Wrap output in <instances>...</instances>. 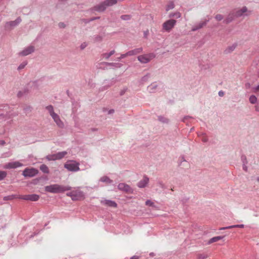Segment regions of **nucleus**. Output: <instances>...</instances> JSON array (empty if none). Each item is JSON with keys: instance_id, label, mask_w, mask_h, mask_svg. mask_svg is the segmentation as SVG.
<instances>
[{"instance_id": "1", "label": "nucleus", "mask_w": 259, "mask_h": 259, "mask_svg": "<svg viewBox=\"0 0 259 259\" xmlns=\"http://www.w3.org/2000/svg\"><path fill=\"white\" fill-rule=\"evenodd\" d=\"M71 189V187L69 186H65L58 184H52L45 187L46 192L52 193H62L66 191L70 190Z\"/></svg>"}, {"instance_id": "2", "label": "nucleus", "mask_w": 259, "mask_h": 259, "mask_svg": "<svg viewBox=\"0 0 259 259\" xmlns=\"http://www.w3.org/2000/svg\"><path fill=\"white\" fill-rule=\"evenodd\" d=\"M117 3V0H105L103 2L95 6L93 10L99 12H104L107 7L112 6Z\"/></svg>"}, {"instance_id": "3", "label": "nucleus", "mask_w": 259, "mask_h": 259, "mask_svg": "<svg viewBox=\"0 0 259 259\" xmlns=\"http://www.w3.org/2000/svg\"><path fill=\"white\" fill-rule=\"evenodd\" d=\"M64 167L68 171L76 172L80 170L79 163L75 160H68L64 164Z\"/></svg>"}, {"instance_id": "4", "label": "nucleus", "mask_w": 259, "mask_h": 259, "mask_svg": "<svg viewBox=\"0 0 259 259\" xmlns=\"http://www.w3.org/2000/svg\"><path fill=\"white\" fill-rule=\"evenodd\" d=\"M234 11L237 18L247 17L251 14V11L248 10L246 6L236 8L234 9Z\"/></svg>"}, {"instance_id": "5", "label": "nucleus", "mask_w": 259, "mask_h": 259, "mask_svg": "<svg viewBox=\"0 0 259 259\" xmlns=\"http://www.w3.org/2000/svg\"><path fill=\"white\" fill-rule=\"evenodd\" d=\"M67 196L71 198L73 200H78L84 198V193L79 189L74 190L66 194Z\"/></svg>"}, {"instance_id": "6", "label": "nucleus", "mask_w": 259, "mask_h": 259, "mask_svg": "<svg viewBox=\"0 0 259 259\" xmlns=\"http://www.w3.org/2000/svg\"><path fill=\"white\" fill-rule=\"evenodd\" d=\"M5 109L4 110L7 111V113L6 114L2 113L0 114V120L1 121H5L7 119L12 118L14 116H16L18 115L17 113H11L10 111H7V109L9 108V107L8 105H5L4 106Z\"/></svg>"}, {"instance_id": "7", "label": "nucleus", "mask_w": 259, "mask_h": 259, "mask_svg": "<svg viewBox=\"0 0 259 259\" xmlns=\"http://www.w3.org/2000/svg\"><path fill=\"white\" fill-rule=\"evenodd\" d=\"M155 57V54L150 53L139 56L138 57V60L141 63L146 64L150 62L152 59L154 58Z\"/></svg>"}, {"instance_id": "8", "label": "nucleus", "mask_w": 259, "mask_h": 259, "mask_svg": "<svg viewBox=\"0 0 259 259\" xmlns=\"http://www.w3.org/2000/svg\"><path fill=\"white\" fill-rule=\"evenodd\" d=\"M176 20L174 19H169L166 21L162 24V29L166 32H169L176 25Z\"/></svg>"}, {"instance_id": "9", "label": "nucleus", "mask_w": 259, "mask_h": 259, "mask_svg": "<svg viewBox=\"0 0 259 259\" xmlns=\"http://www.w3.org/2000/svg\"><path fill=\"white\" fill-rule=\"evenodd\" d=\"M18 198L22 199V200H24L36 201L39 199V196L38 195L35 194L24 195H19L18 196Z\"/></svg>"}, {"instance_id": "10", "label": "nucleus", "mask_w": 259, "mask_h": 259, "mask_svg": "<svg viewBox=\"0 0 259 259\" xmlns=\"http://www.w3.org/2000/svg\"><path fill=\"white\" fill-rule=\"evenodd\" d=\"M21 22V19L20 17L17 18L14 21H11L6 23L5 27L7 30H11L17 26Z\"/></svg>"}, {"instance_id": "11", "label": "nucleus", "mask_w": 259, "mask_h": 259, "mask_svg": "<svg viewBox=\"0 0 259 259\" xmlns=\"http://www.w3.org/2000/svg\"><path fill=\"white\" fill-rule=\"evenodd\" d=\"M23 165L19 161H11L6 163L3 167L5 169H13L22 166Z\"/></svg>"}, {"instance_id": "12", "label": "nucleus", "mask_w": 259, "mask_h": 259, "mask_svg": "<svg viewBox=\"0 0 259 259\" xmlns=\"http://www.w3.org/2000/svg\"><path fill=\"white\" fill-rule=\"evenodd\" d=\"M38 173V170L34 168H25L23 171V175L25 177H33L37 175Z\"/></svg>"}, {"instance_id": "13", "label": "nucleus", "mask_w": 259, "mask_h": 259, "mask_svg": "<svg viewBox=\"0 0 259 259\" xmlns=\"http://www.w3.org/2000/svg\"><path fill=\"white\" fill-rule=\"evenodd\" d=\"M34 47L30 45L25 48L23 50L19 52L18 55L20 56H26L34 52Z\"/></svg>"}, {"instance_id": "14", "label": "nucleus", "mask_w": 259, "mask_h": 259, "mask_svg": "<svg viewBox=\"0 0 259 259\" xmlns=\"http://www.w3.org/2000/svg\"><path fill=\"white\" fill-rule=\"evenodd\" d=\"M208 22V20L205 19L204 20L201 21L194 24L192 26L191 30L192 31H196L199 29H201L202 28H203L204 26H205L206 25V24Z\"/></svg>"}, {"instance_id": "15", "label": "nucleus", "mask_w": 259, "mask_h": 259, "mask_svg": "<svg viewBox=\"0 0 259 259\" xmlns=\"http://www.w3.org/2000/svg\"><path fill=\"white\" fill-rule=\"evenodd\" d=\"M52 118L53 119L54 122L56 123V124L59 127L61 128H64V124L57 114H56L55 115H54V116H52Z\"/></svg>"}, {"instance_id": "16", "label": "nucleus", "mask_w": 259, "mask_h": 259, "mask_svg": "<svg viewBox=\"0 0 259 259\" xmlns=\"http://www.w3.org/2000/svg\"><path fill=\"white\" fill-rule=\"evenodd\" d=\"M236 18L237 17L236 16V14L234 10L228 15L224 20V22L226 24L230 23Z\"/></svg>"}, {"instance_id": "17", "label": "nucleus", "mask_w": 259, "mask_h": 259, "mask_svg": "<svg viewBox=\"0 0 259 259\" xmlns=\"http://www.w3.org/2000/svg\"><path fill=\"white\" fill-rule=\"evenodd\" d=\"M101 203L105 205L106 206H110L112 207H116L117 204L115 201L107 200V199H102L101 200Z\"/></svg>"}, {"instance_id": "18", "label": "nucleus", "mask_w": 259, "mask_h": 259, "mask_svg": "<svg viewBox=\"0 0 259 259\" xmlns=\"http://www.w3.org/2000/svg\"><path fill=\"white\" fill-rule=\"evenodd\" d=\"M149 182V178L147 176H144L142 180L139 182L137 184L138 187L140 188H145Z\"/></svg>"}, {"instance_id": "19", "label": "nucleus", "mask_w": 259, "mask_h": 259, "mask_svg": "<svg viewBox=\"0 0 259 259\" xmlns=\"http://www.w3.org/2000/svg\"><path fill=\"white\" fill-rule=\"evenodd\" d=\"M179 165L185 168H188L190 166L189 162L187 161L184 156L179 158Z\"/></svg>"}, {"instance_id": "20", "label": "nucleus", "mask_w": 259, "mask_h": 259, "mask_svg": "<svg viewBox=\"0 0 259 259\" xmlns=\"http://www.w3.org/2000/svg\"><path fill=\"white\" fill-rule=\"evenodd\" d=\"M117 188L119 190L125 191V192H130L131 190V187L127 184L125 183H120L118 184Z\"/></svg>"}, {"instance_id": "21", "label": "nucleus", "mask_w": 259, "mask_h": 259, "mask_svg": "<svg viewBox=\"0 0 259 259\" xmlns=\"http://www.w3.org/2000/svg\"><path fill=\"white\" fill-rule=\"evenodd\" d=\"M102 64L108 66H110L111 68H120L122 66V64L119 63H108V62H103Z\"/></svg>"}, {"instance_id": "22", "label": "nucleus", "mask_w": 259, "mask_h": 259, "mask_svg": "<svg viewBox=\"0 0 259 259\" xmlns=\"http://www.w3.org/2000/svg\"><path fill=\"white\" fill-rule=\"evenodd\" d=\"M143 51L142 48H139L135 49L133 50L127 52V54L129 56H133L142 53Z\"/></svg>"}, {"instance_id": "23", "label": "nucleus", "mask_w": 259, "mask_h": 259, "mask_svg": "<svg viewBox=\"0 0 259 259\" xmlns=\"http://www.w3.org/2000/svg\"><path fill=\"white\" fill-rule=\"evenodd\" d=\"M157 87V83L153 82L148 87V90L150 93H154L156 92Z\"/></svg>"}, {"instance_id": "24", "label": "nucleus", "mask_w": 259, "mask_h": 259, "mask_svg": "<svg viewBox=\"0 0 259 259\" xmlns=\"http://www.w3.org/2000/svg\"><path fill=\"white\" fill-rule=\"evenodd\" d=\"M100 182L105 183L107 184H111L113 182V181L111 180L108 177L104 176L102 177L99 180Z\"/></svg>"}, {"instance_id": "25", "label": "nucleus", "mask_w": 259, "mask_h": 259, "mask_svg": "<svg viewBox=\"0 0 259 259\" xmlns=\"http://www.w3.org/2000/svg\"><path fill=\"white\" fill-rule=\"evenodd\" d=\"M236 47V45L233 44L230 46L228 47L225 50L226 54H229L233 51Z\"/></svg>"}, {"instance_id": "26", "label": "nucleus", "mask_w": 259, "mask_h": 259, "mask_svg": "<svg viewBox=\"0 0 259 259\" xmlns=\"http://www.w3.org/2000/svg\"><path fill=\"white\" fill-rule=\"evenodd\" d=\"M224 236H216L211 238L208 242V244H211L213 242H217L224 238Z\"/></svg>"}, {"instance_id": "27", "label": "nucleus", "mask_w": 259, "mask_h": 259, "mask_svg": "<svg viewBox=\"0 0 259 259\" xmlns=\"http://www.w3.org/2000/svg\"><path fill=\"white\" fill-rule=\"evenodd\" d=\"M115 53V51L112 50L109 53H105L102 55L103 58L108 60L112 55Z\"/></svg>"}, {"instance_id": "28", "label": "nucleus", "mask_w": 259, "mask_h": 259, "mask_svg": "<svg viewBox=\"0 0 259 259\" xmlns=\"http://www.w3.org/2000/svg\"><path fill=\"white\" fill-rule=\"evenodd\" d=\"M67 154L66 151L59 152L56 153L57 160L62 159Z\"/></svg>"}, {"instance_id": "29", "label": "nucleus", "mask_w": 259, "mask_h": 259, "mask_svg": "<svg viewBox=\"0 0 259 259\" xmlns=\"http://www.w3.org/2000/svg\"><path fill=\"white\" fill-rule=\"evenodd\" d=\"M168 17L169 18L174 17L176 19L180 18L181 17V14L179 12L169 13Z\"/></svg>"}, {"instance_id": "30", "label": "nucleus", "mask_w": 259, "mask_h": 259, "mask_svg": "<svg viewBox=\"0 0 259 259\" xmlns=\"http://www.w3.org/2000/svg\"><path fill=\"white\" fill-rule=\"evenodd\" d=\"M46 109L49 112L50 116L52 117L54 115H55L56 113L54 112V108L52 105H49L46 107Z\"/></svg>"}, {"instance_id": "31", "label": "nucleus", "mask_w": 259, "mask_h": 259, "mask_svg": "<svg viewBox=\"0 0 259 259\" xmlns=\"http://www.w3.org/2000/svg\"><path fill=\"white\" fill-rule=\"evenodd\" d=\"M198 135L201 138V140L203 142L206 143L208 141V139L206 137L205 133H200L198 134Z\"/></svg>"}, {"instance_id": "32", "label": "nucleus", "mask_w": 259, "mask_h": 259, "mask_svg": "<svg viewBox=\"0 0 259 259\" xmlns=\"http://www.w3.org/2000/svg\"><path fill=\"white\" fill-rule=\"evenodd\" d=\"M158 120L163 123H168L169 122V120L168 118L162 116H159L158 117Z\"/></svg>"}, {"instance_id": "33", "label": "nucleus", "mask_w": 259, "mask_h": 259, "mask_svg": "<svg viewBox=\"0 0 259 259\" xmlns=\"http://www.w3.org/2000/svg\"><path fill=\"white\" fill-rule=\"evenodd\" d=\"M175 8V4L173 2H169L166 5L165 10L168 11Z\"/></svg>"}, {"instance_id": "34", "label": "nucleus", "mask_w": 259, "mask_h": 259, "mask_svg": "<svg viewBox=\"0 0 259 259\" xmlns=\"http://www.w3.org/2000/svg\"><path fill=\"white\" fill-rule=\"evenodd\" d=\"M40 169L43 172L48 174L49 172L48 167L45 164H42L40 166Z\"/></svg>"}, {"instance_id": "35", "label": "nucleus", "mask_w": 259, "mask_h": 259, "mask_svg": "<svg viewBox=\"0 0 259 259\" xmlns=\"http://www.w3.org/2000/svg\"><path fill=\"white\" fill-rule=\"evenodd\" d=\"M150 77V74L149 73H147L146 75L142 77L140 80V82L141 83H144V82L148 81L149 78Z\"/></svg>"}, {"instance_id": "36", "label": "nucleus", "mask_w": 259, "mask_h": 259, "mask_svg": "<svg viewBox=\"0 0 259 259\" xmlns=\"http://www.w3.org/2000/svg\"><path fill=\"white\" fill-rule=\"evenodd\" d=\"M46 158L47 160H48L49 161L56 160H57L56 153L47 155L46 157Z\"/></svg>"}, {"instance_id": "37", "label": "nucleus", "mask_w": 259, "mask_h": 259, "mask_svg": "<svg viewBox=\"0 0 259 259\" xmlns=\"http://www.w3.org/2000/svg\"><path fill=\"white\" fill-rule=\"evenodd\" d=\"M250 103L253 104H255L257 101L256 97L254 95H251L249 99Z\"/></svg>"}, {"instance_id": "38", "label": "nucleus", "mask_w": 259, "mask_h": 259, "mask_svg": "<svg viewBox=\"0 0 259 259\" xmlns=\"http://www.w3.org/2000/svg\"><path fill=\"white\" fill-rule=\"evenodd\" d=\"M27 64V61L23 62L18 67V70H20L21 69H23L26 66Z\"/></svg>"}, {"instance_id": "39", "label": "nucleus", "mask_w": 259, "mask_h": 259, "mask_svg": "<svg viewBox=\"0 0 259 259\" xmlns=\"http://www.w3.org/2000/svg\"><path fill=\"white\" fill-rule=\"evenodd\" d=\"M7 176V172L0 170V181L4 180Z\"/></svg>"}, {"instance_id": "40", "label": "nucleus", "mask_w": 259, "mask_h": 259, "mask_svg": "<svg viewBox=\"0 0 259 259\" xmlns=\"http://www.w3.org/2000/svg\"><path fill=\"white\" fill-rule=\"evenodd\" d=\"M208 257V255L206 253H201L198 255V259H206Z\"/></svg>"}, {"instance_id": "41", "label": "nucleus", "mask_w": 259, "mask_h": 259, "mask_svg": "<svg viewBox=\"0 0 259 259\" xmlns=\"http://www.w3.org/2000/svg\"><path fill=\"white\" fill-rule=\"evenodd\" d=\"M113 84V81H110V82L108 84H106L104 87H103L101 88V91H103L104 90H106L108 88H109L110 87L112 86Z\"/></svg>"}, {"instance_id": "42", "label": "nucleus", "mask_w": 259, "mask_h": 259, "mask_svg": "<svg viewBox=\"0 0 259 259\" xmlns=\"http://www.w3.org/2000/svg\"><path fill=\"white\" fill-rule=\"evenodd\" d=\"M131 18V17L129 15H123L121 16V19L123 20H129Z\"/></svg>"}, {"instance_id": "43", "label": "nucleus", "mask_w": 259, "mask_h": 259, "mask_svg": "<svg viewBox=\"0 0 259 259\" xmlns=\"http://www.w3.org/2000/svg\"><path fill=\"white\" fill-rule=\"evenodd\" d=\"M214 18L217 21H220L223 19L224 16L221 14H217Z\"/></svg>"}, {"instance_id": "44", "label": "nucleus", "mask_w": 259, "mask_h": 259, "mask_svg": "<svg viewBox=\"0 0 259 259\" xmlns=\"http://www.w3.org/2000/svg\"><path fill=\"white\" fill-rule=\"evenodd\" d=\"M146 205L151 207H155L154 203L150 200H147L146 202Z\"/></svg>"}, {"instance_id": "45", "label": "nucleus", "mask_w": 259, "mask_h": 259, "mask_svg": "<svg viewBox=\"0 0 259 259\" xmlns=\"http://www.w3.org/2000/svg\"><path fill=\"white\" fill-rule=\"evenodd\" d=\"M102 40V37L100 35H96L94 37V40L96 42L101 41Z\"/></svg>"}, {"instance_id": "46", "label": "nucleus", "mask_w": 259, "mask_h": 259, "mask_svg": "<svg viewBox=\"0 0 259 259\" xmlns=\"http://www.w3.org/2000/svg\"><path fill=\"white\" fill-rule=\"evenodd\" d=\"M127 88L126 87H124L122 89H121L120 91V93H119V94L120 96H122L127 91Z\"/></svg>"}, {"instance_id": "47", "label": "nucleus", "mask_w": 259, "mask_h": 259, "mask_svg": "<svg viewBox=\"0 0 259 259\" xmlns=\"http://www.w3.org/2000/svg\"><path fill=\"white\" fill-rule=\"evenodd\" d=\"M127 52L125 54H121L119 57L117 58V60L119 61L121 59H123L127 56H129V55H127Z\"/></svg>"}, {"instance_id": "48", "label": "nucleus", "mask_w": 259, "mask_h": 259, "mask_svg": "<svg viewBox=\"0 0 259 259\" xmlns=\"http://www.w3.org/2000/svg\"><path fill=\"white\" fill-rule=\"evenodd\" d=\"M236 228L235 225H232V226H229L226 227L221 228L220 229V230H223L232 229V228Z\"/></svg>"}, {"instance_id": "49", "label": "nucleus", "mask_w": 259, "mask_h": 259, "mask_svg": "<svg viewBox=\"0 0 259 259\" xmlns=\"http://www.w3.org/2000/svg\"><path fill=\"white\" fill-rule=\"evenodd\" d=\"M103 111L104 112L107 111L108 114H113L114 112V109L107 110L106 109H103Z\"/></svg>"}, {"instance_id": "50", "label": "nucleus", "mask_w": 259, "mask_h": 259, "mask_svg": "<svg viewBox=\"0 0 259 259\" xmlns=\"http://www.w3.org/2000/svg\"><path fill=\"white\" fill-rule=\"evenodd\" d=\"M190 118H192V117L189 116H186L182 119L181 121L183 122H186L187 120Z\"/></svg>"}, {"instance_id": "51", "label": "nucleus", "mask_w": 259, "mask_h": 259, "mask_svg": "<svg viewBox=\"0 0 259 259\" xmlns=\"http://www.w3.org/2000/svg\"><path fill=\"white\" fill-rule=\"evenodd\" d=\"M88 46V44L85 42H84L83 43H82L80 46V48L81 50H83L84 49H85Z\"/></svg>"}, {"instance_id": "52", "label": "nucleus", "mask_w": 259, "mask_h": 259, "mask_svg": "<svg viewBox=\"0 0 259 259\" xmlns=\"http://www.w3.org/2000/svg\"><path fill=\"white\" fill-rule=\"evenodd\" d=\"M14 198H16L15 195H11V196H8L5 197L4 199L5 200H10V199H12ZM17 198H18V197H17Z\"/></svg>"}, {"instance_id": "53", "label": "nucleus", "mask_w": 259, "mask_h": 259, "mask_svg": "<svg viewBox=\"0 0 259 259\" xmlns=\"http://www.w3.org/2000/svg\"><path fill=\"white\" fill-rule=\"evenodd\" d=\"M58 26L60 28H64L66 27L65 24L63 22H60Z\"/></svg>"}, {"instance_id": "54", "label": "nucleus", "mask_w": 259, "mask_h": 259, "mask_svg": "<svg viewBox=\"0 0 259 259\" xmlns=\"http://www.w3.org/2000/svg\"><path fill=\"white\" fill-rule=\"evenodd\" d=\"M243 169L245 171H247V166L246 165L245 163V162L243 161Z\"/></svg>"}, {"instance_id": "55", "label": "nucleus", "mask_w": 259, "mask_h": 259, "mask_svg": "<svg viewBox=\"0 0 259 259\" xmlns=\"http://www.w3.org/2000/svg\"><path fill=\"white\" fill-rule=\"evenodd\" d=\"M218 94H219V96H220V97H223V96H224V92H223V91H219V92Z\"/></svg>"}, {"instance_id": "56", "label": "nucleus", "mask_w": 259, "mask_h": 259, "mask_svg": "<svg viewBox=\"0 0 259 259\" xmlns=\"http://www.w3.org/2000/svg\"><path fill=\"white\" fill-rule=\"evenodd\" d=\"M235 226L236 227V228H244V225H243V224H240V225H235Z\"/></svg>"}, {"instance_id": "57", "label": "nucleus", "mask_w": 259, "mask_h": 259, "mask_svg": "<svg viewBox=\"0 0 259 259\" xmlns=\"http://www.w3.org/2000/svg\"><path fill=\"white\" fill-rule=\"evenodd\" d=\"M158 184L161 188H163L164 187V184L162 182H159Z\"/></svg>"}, {"instance_id": "58", "label": "nucleus", "mask_w": 259, "mask_h": 259, "mask_svg": "<svg viewBox=\"0 0 259 259\" xmlns=\"http://www.w3.org/2000/svg\"><path fill=\"white\" fill-rule=\"evenodd\" d=\"M6 144V142L4 140L0 141V145H5Z\"/></svg>"}, {"instance_id": "59", "label": "nucleus", "mask_w": 259, "mask_h": 259, "mask_svg": "<svg viewBox=\"0 0 259 259\" xmlns=\"http://www.w3.org/2000/svg\"><path fill=\"white\" fill-rule=\"evenodd\" d=\"M31 108L30 106H28V107L25 108L24 109L26 111H30L31 110Z\"/></svg>"}, {"instance_id": "60", "label": "nucleus", "mask_w": 259, "mask_h": 259, "mask_svg": "<svg viewBox=\"0 0 259 259\" xmlns=\"http://www.w3.org/2000/svg\"><path fill=\"white\" fill-rule=\"evenodd\" d=\"M99 17H94V18H91L89 21H92L95 20L99 19Z\"/></svg>"}, {"instance_id": "61", "label": "nucleus", "mask_w": 259, "mask_h": 259, "mask_svg": "<svg viewBox=\"0 0 259 259\" xmlns=\"http://www.w3.org/2000/svg\"><path fill=\"white\" fill-rule=\"evenodd\" d=\"M131 259H139V258L138 256H133L131 258Z\"/></svg>"}, {"instance_id": "62", "label": "nucleus", "mask_w": 259, "mask_h": 259, "mask_svg": "<svg viewBox=\"0 0 259 259\" xmlns=\"http://www.w3.org/2000/svg\"><path fill=\"white\" fill-rule=\"evenodd\" d=\"M259 89V85H257L256 88H255V90H258Z\"/></svg>"}, {"instance_id": "63", "label": "nucleus", "mask_w": 259, "mask_h": 259, "mask_svg": "<svg viewBox=\"0 0 259 259\" xmlns=\"http://www.w3.org/2000/svg\"><path fill=\"white\" fill-rule=\"evenodd\" d=\"M255 110L256 111H258V107L257 106L255 107Z\"/></svg>"}, {"instance_id": "64", "label": "nucleus", "mask_w": 259, "mask_h": 259, "mask_svg": "<svg viewBox=\"0 0 259 259\" xmlns=\"http://www.w3.org/2000/svg\"><path fill=\"white\" fill-rule=\"evenodd\" d=\"M257 181L259 182V177L257 178Z\"/></svg>"}]
</instances>
